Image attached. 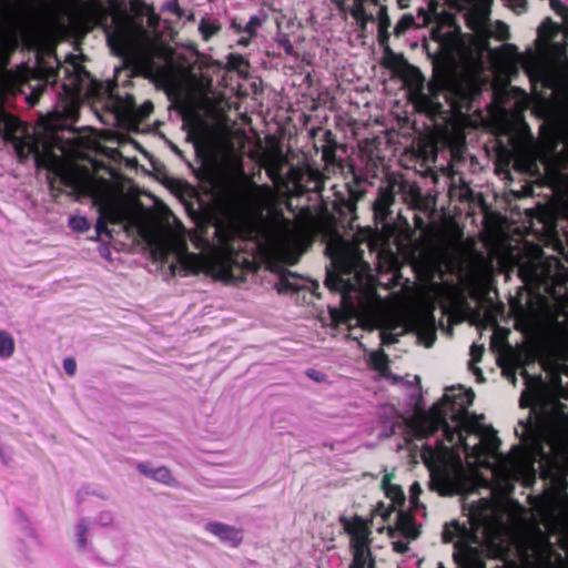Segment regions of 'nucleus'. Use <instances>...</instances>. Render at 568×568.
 Returning <instances> with one entry per match:
<instances>
[{"label": "nucleus", "instance_id": "79ce46f5", "mask_svg": "<svg viewBox=\"0 0 568 568\" xmlns=\"http://www.w3.org/2000/svg\"><path fill=\"white\" fill-rule=\"evenodd\" d=\"M551 9L558 14L568 13V7L564 4L560 0H550Z\"/></svg>", "mask_w": 568, "mask_h": 568}, {"label": "nucleus", "instance_id": "b1692460", "mask_svg": "<svg viewBox=\"0 0 568 568\" xmlns=\"http://www.w3.org/2000/svg\"><path fill=\"white\" fill-rule=\"evenodd\" d=\"M10 63V52L6 48H0V92H2L7 83L12 79V72L7 70Z\"/></svg>", "mask_w": 568, "mask_h": 568}, {"label": "nucleus", "instance_id": "6e6552de", "mask_svg": "<svg viewBox=\"0 0 568 568\" xmlns=\"http://www.w3.org/2000/svg\"><path fill=\"white\" fill-rule=\"evenodd\" d=\"M406 332H414L420 344L430 347L436 339V326L433 312L427 308L415 310L405 318L389 328L381 332V339L384 345L397 342V337Z\"/></svg>", "mask_w": 568, "mask_h": 568}, {"label": "nucleus", "instance_id": "ddd939ff", "mask_svg": "<svg viewBox=\"0 0 568 568\" xmlns=\"http://www.w3.org/2000/svg\"><path fill=\"white\" fill-rule=\"evenodd\" d=\"M323 180L318 171L308 166H292L285 174L284 187L292 196H301L310 192H318Z\"/></svg>", "mask_w": 568, "mask_h": 568}, {"label": "nucleus", "instance_id": "de8ad7c7", "mask_svg": "<svg viewBox=\"0 0 568 568\" xmlns=\"http://www.w3.org/2000/svg\"><path fill=\"white\" fill-rule=\"evenodd\" d=\"M99 253L106 261H111L112 260L111 250L109 248L108 245H104V244L100 245L99 246Z\"/></svg>", "mask_w": 568, "mask_h": 568}, {"label": "nucleus", "instance_id": "1a4fd4ad", "mask_svg": "<svg viewBox=\"0 0 568 568\" xmlns=\"http://www.w3.org/2000/svg\"><path fill=\"white\" fill-rule=\"evenodd\" d=\"M339 523L349 536V548L353 556L349 568H374L368 521L355 515L352 517L341 516Z\"/></svg>", "mask_w": 568, "mask_h": 568}, {"label": "nucleus", "instance_id": "13d9d810", "mask_svg": "<svg viewBox=\"0 0 568 568\" xmlns=\"http://www.w3.org/2000/svg\"><path fill=\"white\" fill-rule=\"evenodd\" d=\"M485 219H484V223L485 225H488L490 222H494V217H497L498 215H484Z\"/></svg>", "mask_w": 568, "mask_h": 568}, {"label": "nucleus", "instance_id": "ea45409f", "mask_svg": "<svg viewBox=\"0 0 568 568\" xmlns=\"http://www.w3.org/2000/svg\"><path fill=\"white\" fill-rule=\"evenodd\" d=\"M4 116H6V119H4L6 133L8 135H11L17 131L18 126L20 125V122L13 116H10L7 114Z\"/></svg>", "mask_w": 568, "mask_h": 568}, {"label": "nucleus", "instance_id": "5fc2aeb1", "mask_svg": "<svg viewBox=\"0 0 568 568\" xmlns=\"http://www.w3.org/2000/svg\"><path fill=\"white\" fill-rule=\"evenodd\" d=\"M159 22V17L155 14V13H152L150 17H149V24L151 27H155Z\"/></svg>", "mask_w": 568, "mask_h": 568}, {"label": "nucleus", "instance_id": "a18cd8bd", "mask_svg": "<svg viewBox=\"0 0 568 568\" xmlns=\"http://www.w3.org/2000/svg\"><path fill=\"white\" fill-rule=\"evenodd\" d=\"M392 545L393 549L398 554H404L408 550V542L405 540H394Z\"/></svg>", "mask_w": 568, "mask_h": 568}, {"label": "nucleus", "instance_id": "aec40b11", "mask_svg": "<svg viewBox=\"0 0 568 568\" xmlns=\"http://www.w3.org/2000/svg\"><path fill=\"white\" fill-rule=\"evenodd\" d=\"M432 34L433 39L437 41L445 51H453L459 45V33L455 31L442 33L439 30H434Z\"/></svg>", "mask_w": 568, "mask_h": 568}, {"label": "nucleus", "instance_id": "603ef678", "mask_svg": "<svg viewBox=\"0 0 568 568\" xmlns=\"http://www.w3.org/2000/svg\"><path fill=\"white\" fill-rule=\"evenodd\" d=\"M168 9L170 11H172L173 13H175L178 17L182 16V10H181L180 6L178 4V2L169 3Z\"/></svg>", "mask_w": 568, "mask_h": 568}, {"label": "nucleus", "instance_id": "20e7f679", "mask_svg": "<svg viewBox=\"0 0 568 568\" xmlns=\"http://www.w3.org/2000/svg\"><path fill=\"white\" fill-rule=\"evenodd\" d=\"M195 175L200 181L212 184L214 200L222 210H195L192 200H199L197 189L187 182L178 181L175 192L185 203V213H283L274 205L273 189L267 184H257L245 172L242 162L226 164L215 175L214 168L205 158Z\"/></svg>", "mask_w": 568, "mask_h": 568}, {"label": "nucleus", "instance_id": "39448f33", "mask_svg": "<svg viewBox=\"0 0 568 568\" xmlns=\"http://www.w3.org/2000/svg\"><path fill=\"white\" fill-rule=\"evenodd\" d=\"M374 216L375 227L363 230L357 241L366 243L369 251L376 254L382 271L396 272L402 264L397 253L404 248L403 240H408L413 231L403 215H396L397 224H392L394 215Z\"/></svg>", "mask_w": 568, "mask_h": 568}, {"label": "nucleus", "instance_id": "774afa93", "mask_svg": "<svg viewBox=\"0 0 568 568\" xmlns=\"http://www.w3.org/2000/svg\"><path fill=\"white\" fill-rule=\"evenodd\" d=\"M491 253H493L494 255H498L497 248H491Z\"/></svg>", "mask_w": 568, "mask_h": 568}, {"label": "nucleus", "instance_id": "423d86ee", "mask_svg": "<svg viewBox=\"0 0 568 568\" xmlns=\"http://www.w3.org/2000/svg\"><path fill=\"white\" fill-rule=\"evenodd\" d=\"M78 8L74 12L75 22L85 31L103 28L106 41L114 55L129 61L135 55L136 39L128 22H116L113 30L108 27L110 10L99 0H73Z\"/></svg>", "mask_w": 568, "mask_h": 568}, {"label": "nucleus", "instance_id": "72a5a7b5", "mask_svg": "<svg viewBox=\"0 0 568 568\" xmlns=\"http://www.w3.org/2000/svg\"><path fill=\"white\" fill-rule=\"evenodd\" d=\"M281 171H282V166L278 162H274L266 169V172H267V175L270 176V179L274 183H282V185L284 186L285 175L283 176Z\"/></svg>", "mask_w": 568, "mask_h": 568}, {"label": "nucleus", "instance_id": "f3484780", "mask_svg": "<svg viewBox=\"0 0 568 568\" xmlns=\"http://www.w3.org/2000/svg\"><path fill=\"white\" fill-rule=\"evenodd\" d=\"M262 24L263 19L260 16L254 14L245 23L242 21V19L232 18L230 29H232L237 34L245 33L250 34L251 37H256Z\"/></svg>", "mask_w": 568, "mask_h": 568}, {"label": "nucleus", "instance_id": "6e6d98bb", "mask_svg": "<svg viewBox=\"0 0 568 568\" xmlns=\"http://www.w3.org/2000/svg\"><path fill=\"white\" fill-rule=\"evenodd\" d=\"M514 7H525L526 0H508Z\"/></svg>", "mask_w": 568, "mask_h": 568}, {"label": "nucleus", "instance_id": "680f3d73", "mask_svg": "<svg viewBox=\"0 0 568 568\" xmlns=\"http://www.w3.org/2000/svg\"><path fill=\"white\" fill-rule=\"evenodd\" d=\"M507 377H510L511 378V382L515 383L516 378H515V375L509 373L507 369H504L503 372Z\"/></svg>", "mask_w": 568, "mask_h": 568}, {"label": "nucleus", "instance_id": "e433bc0d", "mask_svg": "<svg viewBox=\"0 0 568 568\" xmlns=\"http://www.w3.org/2000/svg\"><path fill=\"white\" fill-rule=\"evenodd\" d=\"M422 493V487L420 485L415 481L410 485V488H409V509H417L418 508V496L419 494Z\"/></svg>", "mask_w": 568, "mask_h": 568}, {"label": "nucleus", "instance_id": "3c124183", "mask_svg": "<svg viewBox=\"0 0 568 568\" xmlns=\"http://www.w3.org/2000/svg\"><path fill=\"white\" fill-rule=\"evenodd\" d=\"M254 38L255 37H251L250 34L243 36L237 40V44L241 47H247Z\"/></svg>", "mask_w": 568, "mask_h": 568}, {"label": "nucleus", "instance_id": "9b49d317", "mask_svg": "<svg viewBox=\"0 0 568 568\" xmlns=\"http://www.w3.org/2000/svg\"><path fill=\"white\" fill-rule=\"evenodd\" d=\"M414 73L418 78V83L409 91V101L414 105L416 112L429 116H434L442 111V103L438 98L444 90L443 79H432L428 82V93L424 91V78L419 69H414Z\"/></svg>", "mask_w": 568, "mask_h": 568}, {"label": "nucleus", "instance_id": "7c9ffc66", "mask_svg": "<svg viewBox=\"0 0 568 568\" xmlns=\"http://www.w3.org/2000/svg\"><path fill=\"white\" fill-rule=\"evenodd\" d=\"M369 363L375 369L384 372L387 367L388 358L383 351H376L371 354Z\"/></svg>", "mask_w": 568, "mask_h": 568}, {"label": "nucleus", "instance_id": "864d4df0", "mask_svg": "<svg viewBox=\"0 0 568 568\" xmlns=\"http://www.w3.org/2000/svg\"><path fill=\"white\" fill-rule=\"evenodd\" d=\"M307 376L313 378V379H315V381H317V382L323 381V377H324L323 374H321V373H318V372H316L314 369L308 371L307 372Z\"/></svg>", "mask_w": 568, "mask_h": 568}, {"label": "nucleus", "instance_id": "6ab92c4d", "mask_svg": "<svg viewBox=\"0 0 568 568\" xmlns=\"http://www.w3.org/2000/svg\"><path fill=\"white\" fill-rule=\"evenodd\" d=\"M383 65L394 72H399L405 68L410 69L413 72L414 69H417L416 67L408 64L403 54L396 53L392 49L384 51Z\"/></svg>", "mask_w": 568, "mask_h": 568}, {"label": "nucleus", "instance_id": "a211bd4d", "mask_svg": "<svg viewBox=\"0 0 568 568\" xmlns=\"http://www.w3.org/2000/svg\"><path fill=\"white\" fill-rule=\"evenodd\" d=\"M349 14L355 19L357 29L361 33H364L367 30V23L376 21L375 16L367 12L359 1L352 4L349 8Z\"/></svg>", "mask_w": 568, "mask_h": 568}, {"label": "nucleus", "instance_id": "8fccbe9b", "mask_svg": "<svg viewBox=\"0 0 568 568\" xmlns=\"http://www.w3.org/2000/svg\"><path fill=\"white\" fill-rule=\"evenodd\" d=\"M523 213L529 214V213H568L567 211H546V210H538V209H526Z\"/></svg>", "mask_w": 568, "mask_h": 568}, {"label": "nucleus", "instance_id": "5701e85b", "mask_svg": "<svg viewBox=\"0 0 568 568\" xmlns=\"http://www.w3.org/2000/svg\"><path fill=\"white\" fill-rule=\"evenodd\" d=\"M57 75H58L57 71L53 70V69H50V70H48L45 72V74L43 75L45 82L37 85L32 90L31 94L28 97V102H29L30 105H36L38 103V101L41 98L42 93L47 90V84L49 82L54 84Z\"/></svg>", "mask_w": 568, "mask_h": 568}, {"label": "nucleus", "instance_id": "4d7b16f0", "mask_svg": "<svg viewBox=\"0 0 568 568\" xmlns=\"http://www.w3.org/2000/svg\"><path fill=\"white\" fill-rule=\"evenodd\" d=\"M542 275V271H539L538 268H534L531 272V277L538 280Z\"/></svg>", "mask_w": 568, "mask_h": 568}, {"label": "nucleus", "instance_id": "09e8293b", "mask_svg": "<svg viewBox=\"0 0 568 568\" xmlns=\"http://www.w3.org/2000/svg\"><path fill=\"white\" fill-rule=\"evenodd\" d=\"M389 515V509H386L382 504L374 510V516H381L383 519H386Z\"/></svg>", "mask_w": 568, "mask_h": 568}, {"label": "nucleus", "instance_id": "49530a36", "mask_svg": "<svg viewBox=\"0 0 568 568\" xmlns=\"http://www.w3.org/2000/svg\"><path fill=\"white\" fill-rule=\"evenodd\" d=\"M329 314H331L332 321L335 324H339V323L344 322V314L341 311H338L336 308H331Z\"/></svg>", "mask_w": 568, "mask_h": 568}, {"label": "nucleus", "instance_id": "bf43d9fd", "mask_svg": "<svg viewBox=\"0 0 568 568\" xmlns=\"http://www.w3.org/2000/svg\"><path fill=\"white\" fill-rule=\"evenodd\" d=\"M291 213H301V214H304V213H313L312 210L308 207V206H305V207H302L301 210H298L297 212L295 211H291Z\"/></svg>", "mask_w": 568, "mask_h": 568}, {"label": "nucleus", "instance_id": "a19ab883", "mask_svg": "<svg viewBox=\"0 0 568 568\" xmlns=\"http://www.w3.org/2000/svg\"><path fill=\"white\" fill-rule=\"evenodd\" d=\"M278 45L280 48H282L284 50V52L287 54V55H293L294 53V48H293V44L291 42V40L288 39L287 36H282L280 39H278Z\"/></svg>", "mask_w": 568, "mask_h": 568}, {"label": "nucleus", "instance_id": "e2e57ef3", "mask_svg": "<svg viewBox=\"0 0 568 568\" xmlns=\"http://www.w3.org/2000/svg\"><path fill=\"white\" fill-rule=\"evenodd\" d=\"M397 1H398V6L400 8H406L408 6L409 0H397Z\"/></svg>", "mask_w": 568, "mask_h": 568}, {"label": "nucleus", "instance_id": "c85d7f7f", "mask_svg": "<svg viewBox=\"0 0 568 568\" xmlns=\"http://www.w3.org/2000/svg\"><path fill=\"white\" fill-rule=\"evenodd\" d=\"M484 354V346L473 344L470 347V369L473 371L474 375H476L479 378H481V371L476 366V363L480 361L481 356Z\"/></svg>", "mask_w": 568, "mask_h": 568}, {"label": "nucleus", "instance_id": "bb28decb", "mask_svg": "<svg viewBox=\"0 0 568 568\" xmlns=\"http://www.w3.org/2000/svg\"><path fill=\"white\" fill-rule=\"evenodd\" d=\"M14 352V341L11 334L0 331V357L9 358Z\"/></svg>", "mask_w": 568, "mask_h": 568}, {"label": "nucleus", "instance_id": "7ed1b4c3", "mask_svg": "<svg viewBox=\"0 0 568 568\" xmlns=\"http://www.w3.org/2000/svg\"><path fill=\"white\" fill-rule=\"evenodd\" d=\"M64 71L69 82L63 83L61 92H59L62 110L49 113L43 119L45 130L51 133L52 143H45L43 152L36 153L37 166L48 170L60 180L61 184L70 187L78 195L90 197L92 204L98 209L97 213H173L169 207L162 211L143 209L132 187H126L120 180L100 176L97 162L90 161L89 164H81L54 153V146L62 152L65 151L64 146L59 144L58 131L72 130L65 122L74 123L79 119L81 73L85 72L84 68L79 64L73 67L72 72L68 69Z\"/></svg>", "mask_w": 568, "mask_h": 568}, {"label": "nucleus", "instance_id": "4c0bfd02", "mask_svg": "<svg viewBox=\"0 0 568 568\" xmlns=\"http://www.w3.org/2000/svg\"><path fill=\"white\" fill-rule=\"evenodd\" d=\"M389 31L388 29H378L377 40L379 47L383 49V51H386L388 49H392L389 45Z\"/></svg>", "mask_w": 568, "mask_h": 568}, {"label": "nucleus", "instance_id": "412c9836", "mask_svg": "<svg viewBox=\"0 0 568 568\" xmlns=\"http://www.w3.org/2000/svg\"><path fill=\"white\" fill-rule=\"evenodd\" d=\"M126 106L131 110L134 120L138 122L145 121L154 110V105L150 100H146L140 106H136L132 97L126 99Z\"/></svg>", "mask_w": 568, "mask_h": 568}, {"label": "nucleus", "instance_id": "37998d69", "mask_svg": "<svg viewBox=\"0 0 568 568\" xmlns=\"http://www.w3.org/2000/svg\"><path fill=\"white\" fill-rule=\"evenodd\" d=\"M63 368L68 375L73 376L75 374V369H77L75 361L71 357L64 358Z\"/></svg>", "mask_w": 568, "mask_h": 568}, {"label": "nucleus", "instance_id": "2eb2a0df", "mask_svg": "<svg viewBox=\"0 0 568 568\" xmlns=\"http://www.w3.org/2000/svg\"><path fill=\"white\" fill-rule=\"evenodd\" d=\"M523 375L525 378L526 389L521 394L520 405L529 406L541 397L544 381L540 374L529 375L526 371H523Z\"/></svg>", "mask_w": 568, "mask_h": 568}, {"label": "nucleus", "instance_id": "473e14b6", "mask_svg": "<svg viewBox=\"0 0 568 568\" xmlns=\"http://www.w3.org/2000/svg\"><path fill=\"white\" fill-rule=\"evenodd\" d=\"M69 225L77 232H85L90 227L85 215H71L69 219Z\"/></svg>", "mask_w": 568, "mask_h": 568}, {"label": "nucleus", "instance_id": "2f4dec72", "mask_svg": "<svg viewBox=\"0 0 568 568\" xmlns=\"http://www.w3.org/2000/svg\"><path fill=\"white\" fill-rule=\"evenodd\" d=\"M467 291L469 296L475 301H480L484 296L483 284L477 278L468 280Z\"/></svg>", "mask_w": 568, "mask_h": 568}, {"label": "nucleus", "instance_id": "f03ea898", "mask_svg": "<svg viewBox=\"0 0 568 568\" xmlns=\"http://www.w3.org/2000/svg\"><path fill=\"white\" fill-rule=\"evenodd\" d=\"M473 399L471 389L447 388L429 412H416L407 423L409 435L427 438L422 459L429 470L432 487L439 494L463 490L467 476L462 454L470 468L485 467L506 486L534 478L537 459L551 465L568 458V442L564 436L531 427L526 428L532 437L528 447L516 446L509 454H500V442L494 429L480 423L481 416L468 414Z\"/></svg>", "mask_w": 568, "mask_h": 568}, {"label": "nucleus", "instance_id": "cd10ccee", "mask_svg": "<svg viewBox=\"0 0 568 568\" xmlns=\"http://www.w3.org/2000/svg\"><path fill=\"white\" fill-rule=\"evenodd\" d=\"M186 139L189 142L193 143L196 156L202 158L204 155V148L201 142V130L199 124L190 125Z\"/></svg>", "mask_w": 568, "mask_h": 568}, {"label": "nucleus", "instance_id": "393cba45", "mask_svg": "<svg viewBox=\"0 0 568 568\" xmlns=\"http://www.w3.org/2000/svg\"><path fill=\"white\" fill-rule=\"evenodd\" d=\"M222 30V26L217 21H211L209 18H202L199 23V31L202 39L209 41Z\"/></svg>", "mask_w": 568, "mask_h": 568}, {"label": "nucleus", "instance_id": "0e129e2a", "mask_svg": "<svg viewBox=\"0 0 568 568\" xmlns=\"http://www.w3.org/2000/svg\"><path fill=\"white\" fill-rule=\"evenodd\" d=\"M481 213H489V214H493V213H498V212H497V211H493L491 209H489V207H487V206H486V207H484V209H483Z\"/></svg>", "mask_w": 568, "mask_h": 568}, {"label": "nucleus", "instance_id": "f257e3e1", "mask_svg": "<svg viewBox=\"0 0 568 568\" xmlns=\"http://www.w3.org/2000/svg\"><path fill=\"white\" fill-rule=\"evenodd\" d=\"M99 215L97 239H113L123 232L145 242L158 261L169 263L172 275L204 272L224 282H241L255 257L278 273V293L305 287L297 274L282 264H295L314 237L326 243L331 258L325 285L342 294V304L361 295V250L344 239L335 215Z\"/></svg>", "mask_w": 568, "mask_h": 568}, {"label": "nucleus", "instance_id": "69168bd1", "mask_svg": "<svg viewBox=\"0 0 568 568\" xmlns=\"http://www.w3.org/2000/svg\"><path fill=\"white\" fill-rule=\"evenodd\" d=\"M560 17L562 18L564 22L568 26V12L562 13Z\"/></svg>", "mask_w": 568, "mask_h": 568}, {"label": "nucleus", "instance_id": "052dcab7", "mask_svg": "<svg viewBox=\"0 0 568 568\" xmlns=\"http://www.w3.org/2000/svg\"><path fill=\"white\" fill-rule=\"evenodd\" d=\"M414 220H415V223L417 226H420L423 224V220L420 219V216L418 214L414 215Z\"/></svg>", "mask_w": 568, "mask_h": 568}, {"label": "nucleus", "instance_id": "a878e982", "mask_svg": "<svg viewBox=\"0 0 568 568\" xmlns=\"http://www.w3.org/2000/svg\"><path fill=\"white\" fill-rule=\"evenodd\" d=\"M485 33L487 37L494 38L498 41H506L510 38L509 28L503 21H496L493 28L487 27Z\"/></svg>", "mask_w": 568, "mask_h": 568}, {"label": "nucleus", "instance_id": "c756f323", "mask_svg": "<svg viewBox=\"0 0 568 568\" xmlns=\"http://www.w3.org/2000/svg\"><path fill=\"white\" fill-rule=\"evenodd\" d=\"M414 17L410 13L404 14L395 24L394 34L396 37L403 36L407 30L414 26Z\"/></svg>", "mask_w": 568, "mask_h": 568}, {"label": "nucleus", "instance_id": "f8f14e48", "mask_svg": "<svg viewBox=\"0 0 568 568\" xmlns=\"http://www.w3.org/2000/svg\"><path fill=\"white\" fill-rule=\"evenodd\" d=\"M352 178L343 184V190H336L333 201L335 213H356L357 202L366 193V186L368 184V176L363 172L357 171L355 166H351Z\"/></svg>", "mask_w": 568, "mask_h": 568}, {"label": "nucleus", "instance_id": "f704fd0d", "mask_svg": "<svg viewBox=\"0 0 568 568\" xmlns=\"http://www.w3.org/2000/svg\"><path fill=\"white\" fill-rule=\"evenodd\" d=\"M227 61L230 68L234 70H241L242 68L248 67V61L242 54L231 53Z\"/></svg>", "mask_w": 568, "mask_h": 568}, {"label": "nucleus", "instance_id": "c9c22d12", "mask_svg": "<svg viewBox=\"0 0 568 568\" xmlns=\"http://www.w3.org/2000/svg\"><path fill=\"white\" fill-rule=\"evenodd\" d=\"M378 22V29H389L390 27V18L388 16L387 6H381L377 17H375Z\"/></svg>", "mask_w": 568, "mask_h": 568}, {"label": "nucleus", "instance_id": "dca6fc26", "mask_svg": "<svg viewBox=\"0 0 568 568\" xmlns=\"http://www.w3.org/2000/svg\"><path fill=\"white\" fill-rule=\"evenodd\" d=\"M337 141L331 130H326L323 134L322 159L327 165H339L341 160L337 159Z\"/></svg>", "mask_w": 568, "mask_h": 568}, {"label": "nucleus", "instance_id": "4be33fe9", "mask_svg": "<svg viewBox=\"0 0 568 568\" xmlns=\"http://www.w3.org/2000/svg\"><path fill=\"white\" fill-rule=\"evenodd\" d=\"M138 468L142 474H144L145 476H148L154 480H158V481L166 484V485L173 484V476H172L170 469L166 467H159V468L151 469V468H148L143 464H139Z\"/></svg>", "mask_w": 568, "mask_h": 568}, {"label": "nucleus", "instance_id": "338daca9", "mask_svg": "<svg viewBox=\"0 0 568 568\" xmlns=\"http://www.w3.org/2000/svg\"><path fill=\"white\" fill-rule=\"evenodd\" d=\"M317 213H325V214H328L331 213L326 207L322 209L321 211H318Z\"/></svg>", "mask_w": 568, "mask_h": 568}, {"label": "nucleus", "instance_id": "0eeeda50", "mask_svg": "<svg viewBox=\"0 0 568 568\" xmlns=\"http://www.w3.org/2000/svg\"><path fill=\"white\" fill-rule=\"evenodd\" d=\"M396 197H399L409 210L438 213L433 207L434 199L423 195L417 183L409 182L403 175L395 174L389 175L379 186L377 196L373 202V213H393L389 207L394 204Z\"/></svg>", "mask_w": 568, "mask_h": 568}, {"label": "nucleus", "instance_id": "c03bdc74", "mask_svg": "<svg viewBox=\"0 0 568 568\" xmlns=\"http://www.w3.org/2000/svg\"><path fill=\"white\" fill-rule=\"evenodd\" d=\"M499 260L501 263L506 264V263H513V264H516L519 266V271L520 273L524 272L523 267L519 265V261L517 258L516 255H514L511 252L508 253L507 255H503V256H499Z\"/></svg>", "mask_w": 568, "mask_h": 568}, {"label": "nucleus", "instance_id": "4468645a", "mask_svg": "<svg viewBox=\"0 0 568 568\" xmlns=\"http://www.w3.org/2000/svg\"><path fill=\"white\" fill-rule=\"evenodd\" d=\"M205 530L219 538L221 542L233 548L239 547L243 542V531L235 526L211 521L205 525Z\"/></svg>", "mask_w": 568, "mask_h": 568}, {"label": "nucleus", "instance_id": "9d476101", "mask_svg": "<svg viewBox=\"0 0 568 568\" xmlns=\"http://www.w3.org/2000/svg\"><path fill=\"white\" fill-rule=\"evenodd\" d=\"M392 479L393 474L385 473L381 481L386 497L392 500L394 508H398L396 524L394 527H388V534L392 538L402 535L407 539H415L419 534L418 526L413 520L410 514L403 509L406 501L405 495L400 486L393 484Z\"/></svg>", "mask_w": 568, "mask_h": 568}, {"label": "nucleus", "instance_id": "58836bf2", "mask_svg": "<svg viewBox=\"0 0 568 568\" xmlns=\"http://www.w3.org/2000/svg\"><path fill=\"white\" fill-rule=\"evenodd\" d=\"M88 530L89 525L84 520L80 521L77 530L78 544L80 545V547H85L87 545L85 535Z\"/></svg>", "mask_w": 568, "mask_h": 568}]
</instances>
